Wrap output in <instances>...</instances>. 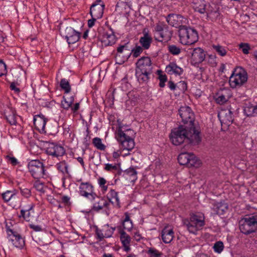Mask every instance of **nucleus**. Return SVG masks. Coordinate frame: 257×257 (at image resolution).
Here are the masks:
<instances>
[{
    "instance_id": "f257e3e1",
    "label": "nucleus",
    "mask_w": 257,
    "mask_h": 257,
    "mask_svg": "<svg viewBox=\"0 0 257 257\" xmlns=\"http://www.w3.org/2000/svg\"><path fill=\"white\" fill-rule=\"evenodd\" d=\"M170 139L175 146L181 144L186 139L194 145L199 144L201 141L200 132L198 130L190 129L187 125H182L171 132Z\"/></svg>"
},
{
    "instance_id": "f03ea898",
    "label": "nucleus",
    "mask_w": 257,
    "mask_h": 257,
    "mask_svg": "<svg viewBox=\"0 0 257 257\" xmlns=\"http://www.w3.org/2000/svg\"><path fill=\"white\" fill-rule=\"evenodd\" d=\"M127 127V126H125L121 122H119L116 138L121 145L123 150L130 151L134 148L135 146L134 141L135 133L133 130Z\"/></svg>"
},
{
    "instance_id": "7ed1b4c3",
    "label": "nucleus",
    "mask_w": 257,
    "mask_h": 257,
    "mask_svg": "<svg viewBox=\"0 0 257 257\" xmlns=\"http://www.w3.org/2000/svg\"><path fill=\"white\" fill-rule=\"evenodd\" d=\"M153 66L149 57H142L136 63V76L140 83H147L152 73Z\"/></svg>"
},
{
    "instance_id": "20e7f679",
    "label": "nucleus",
    "mask_w": 257,
    "mask_h": 257,
    "mask_svg": "<svg viewBox=\"0 0 257 257\" xmlns=\"http://www.w3.org/2000/svg\"><path fill=\"white\" fill-rule=\"evenodd\" d=\"M143 49H144L142 46L138 45L131 49L128 47V43H125L117 49V53L115 57L116 63L119 64L123 63L128 60L131 55L133 57L137 58L143 52Z\"/></svg>"
},
{
    "instance_id": "39448f33",
    "label": "nucleus",
    "mask_w": 257,
    "mask_h": 257,
    "mask_svg": "<svg viewBox=\"0 0 257 257\" xmlns=\"http://www.w3.org/2000/svg\"><path fill=\"white\" fill-rule=\"evenodd\" d=\"M248 75L243 67L236 66L229 77V83L232 88H239L247 81Z\"/></svg>"
},
{
    "instance_id": "423d86ee",
    "label": "nucleus",
    "mask_w": 257,
    "mask_h": 257,
    "mask_svg": "<svg viewBox=\"0 0 257 257\" xmlns=\"http://www.w3.org/2000/svg\"><path fill=\"white\" fill-rule=\"evenodd\" d=\"M178 33L180 41L183 45H191L198 40L197 31L190 27L181 26Z\"/></svg>"
},
{
    "instance_id": "0eeeda50",
    "label": "nucleus",
    "mask_w": 257,
    "mask_h": 257,
    "mask_svg": "<svg viewBox=\"0 0 257 257\" xmlns=\"http://www.w3.org/2000/svg\"><path fill=\"white\" fill-rule=\"evenodd\" d=\"M205 225L204 218L197 215H191L189 219L183 220V226L190 233L196 234Z\"/></svg>"
},
{
    "instance_id": "6e6552de",
    "label": "nucleus",
    "mask_w": 257,
    "mask_h": 257,
    "mask_svg": "<svg viewBox=\"0 0 257 257\" xmlns=\"http://www.w3.org/2000/svg\"><path fill=\"white\" fill-rule=\"evenodd\" d=\"M179 113L184 123L183 125H187L189 128L197 130L194 123V114L191 108L187 106H182L179 110Z\"/></svg>"
},
{
    "instance_id": "1a4fd4ad",
    "label": "nucleus",
    "mask_w": 257,
    "mask_h": 257,
    "mask_svg": "<svg viewBox=\"0 0 257 257\" xmlns=\"http://www.w3.org/2000/svg\"><path fill=\"white\" fill-rule=\"evenodd\" d=\"M239 229L244 234H249L257 230V220L254 217L242 219L239 221Z\"/></svg>"
},
{
    "instance_id": "9d476101",
    "label": "nucleus",
    "mask_w": 257,
    "mask_h": 257,
    "mask_svg": "<svg viewBox=\"0 0 257 257\" xmlns=\"http://www.w3.org/2000/svg\"><path fill=\"white\" fill-rule=\"evenodd\" d=\"M29 171L35 179H39L45 175L44 166L41 162L37 160L30 161L28 164Z\"/></svg>"
},
{
    "instance_id": "9b49d317",
    "label": "nucleus",
    "mask_w": 257,
    "mask_h": 257,
    "mask_svg": "<svg viewBox=\"0 0 257 257\" xmlns=\"http://www.w3.org/2000/svg\"><path fill=\"white\" fill-rule=\"evenodd\" d=\"M98 39L104 46L111 45L115 42V36L111 29L100 27L98 29Z\"/></svg>"
},
{
    "instance_id": "f8f14e48",
    "label": "nucleus",
    "mask_w": 257,
    "mask_h": 257,
    "mask_svg": "<svg viewBox=\"0 0 257 257\" xmlns=\"http://www.w3.org/2000/svg\"><path fill=\"white\" fill-rule=\"evenodd\" d=\"M79 193L91 201L95 200L96 194L94 192V187L89 182H81L79 187Z\"/></svg>"
},
{
    "instance_id": "ddd939ff",
    "label": "nucleus",
    "mask_w": 257,
    "mask_h": 257,
    "mask_svg": "<svg viewBox=\"0 0 257 257\" xmlns=\"http://www.w3.org/2000/svg\"><path fill=\"white\" fill-rule=\"evenodd\" d=\"M80 32L70 27H67L63 33V35L69 45L78 42L80 39Z\"/></svg>"
},
{
    "instance_id": "4468645a",
    "label": "nucleus",
    "mask_w": 257,
    "mask_h": 257,
    "mask_svg": "<svg viewBox=\"0 0 257 257\" xmlns=\"http://www.w3.org/2000/svg\"><path fill=\"white\" fill-rule=\"evenodd\" d=\"M105 5L101 0H96L91 6L90 14L92 18L99 19L102 17Z\"/></svg>"
},
{
    "instance_id": "2eb2a0df",
    "label": "nucleus",
    "mask_w": 257,
    "mask_h": 257,
    "mask_svg": "<svg viewBox=\"0 0 257 257\" xmlns=\"http://www.w3.org/2000/svg\"><path fill=\"white\" fill-rule=\"evenodd\" d=\"M166 20L168 24L176 28H179L181 26H184L183 24L185 22V19L181 15L175 14H170L166 17Z\"/></svg>"
},
{
    "instance_id": "dca6fc26",
    "label": "nucleus",
    "mask_w": 257,
    "mask_h": 257,
    "mask_svg": "<svg viewBox=\"0 0 257 257\" xmlns=\"http://www.w3.org/2000/svg\"><path fill=\"white\" fill-rule=\"evenodd\" d=\"M46 152L49 155L58 158L64 155L65 151L63 147L52 143L47 148Z\"/></svg>"
},
{
    "instance_id": "f3484780",
    "label": "nucleus",
    "mask_w": 257,
    "mask_h": 257,
    "mask_svg": "<svg viewBox=\"0 0 257 257\" xmlns=\"http://www.w3.org/2000/svg\"><path fill=\"white\" fill-rule=\"evenodd\" d=\"M34 124L36 128L40 133L45 134V125L47 122V119L42 114L35 115L34 117Z\"/></svg>"
},
{
    "instance_id": "a211bd4d",
    "label": "nucleus",
    "mask_w": 257,
    "mask_h": 257,
    "mask_svg": "<svg viewBox=\"0 0 257 257\" xmlns=\"http://www.w3.org/2000/svg\"><path fill=\"white\" fill-rule=\"evenodd\" d=\"M218 117L221 123H224L227 125H229L233 120V113L229 109L221 110L218 113Z\"/></svg>"
},
{
    "instance_id": "6ab92c4d",
    "label": "nucleus",
    "mask_w": 257,
    "mask_h": 257,
    "mask_svg": "<svg viewBox=\"0 0 257 257\" xmlns=\"http://www.w3.org/2000/svg\"><path fill=\"white\" fill-rule=\"evenodd\" d=\"M205 58V52L201 48L197 47L192 50L191 52V59L194 63H201L204 60Z\"/></svg>"
},
{
    "instance_id": "aec40b11",
    "label": "nucleus",
    "mask_w": 257,
    "mask_h": 257,
    "mask_svg": "<svg viewBox=\"0 0 257 257\" xmlns=\"http://www.w3.org/2000/svg\"><path fill=\"white\" fill-rule=\"evenodd\" d=\"M205 14L207 18L212 21H215L219 18L220 14L219 11V8L214 4L208 6Z\"/></svg>"
},
{
    "instance_id": "412c9836",
    "label": "nucleus",
    "mask_w": 257,
    "mask_h": 257,
    "mask_svg": "<svg viewBox=\"0 0 257 257\" xmlns=\"http://www.w3.org/2000/svg\"><path fill=\"white\" fill-rule=\"evenodd\" d=\"M9 240H10L13 244L19 248H22L25 245V241L22 237L21 235L17 232H15V233L9 235L8 236Z\"/></svg>"
},
{
    "instance_id": "4be33fe9",
    "label": "nucleus",
    "mask_w": 257,
    "mask_h": 257,
    "mask_svg": "<svg viewBox=\"0 0 257 257\" xmlns=\"http://www.w3.org/2000/svg\"><path fill=\"white\" fill-rule=\"evenodd\" d=\"M192 3L194 10L202 14H205L208 6L210 5L204 0H193Z\"/></svg>"
},
{
    "instance_id": "5701e85b",
    "label": "nucleus",
    "mask_w": 257,
    "mask_h": 257,
    "mask_svg": "<svg viewBox=\"0 0 257 257\" xmlns=\"http://www.w3.org/2000/svg\"><path fill=\"white\" fill-rule=\"evenodd\" d=\"M165 71L170 75L175 74L180 76L183 73L184 70L178 66L176 63L171 62L166 67Z\"/></svg>"
},
{
    "instance_id": "b1692460",
    "label": "nucleus",
    "mask_w": 257,
    "mask_h": 257,
    "mask_svg": "<svg viewBox=\"0 0 257 257\" xmlns=\"http://www.w3.org/2000/svg\"><path fill=\"white\" fill-rule=\"evenodd\" d=\"M96 202L93 204L92 207V210L98 212L103 208H107L109 205V202L103 198H100L96 195V198H95Z\"/></svg>"
},
{
    "instance_id": "393cba45",
    "label": "nucleus",
    "mask_w": 257,
    "mask_h": 257,
    "mask_svg": "<svg viewBox=\"0 0 257 257\" xmlns=\"http://www.w3.org/2000/svg\"><path fill=\"white\" fill-rule=\"evenodd\" d=\"M6 119L11 125H16L17 123V116L15 110L12 107H7L4 111Z\"/></svg>"
},
{
    "instance_id": "a878e982",
    "label": "nucleus",
    "mask_w": 257,
    "mask_h": 257,
    "mask_svg": "<svg viewBox=\"0 0 257 257\" xmlns=\"http://www.w3.org/2000/svg\"><path fill=\"white\" fill-rule=\"evenodd\" d=\"M34 206V204L31 203L27 206L23 207L21 210L19 217H23L27 221H30L32 217L31 211L34 212L33 211Z\"/></svg>"
},
{
    "instance_id": "bb28decb",
    "label": "nucleus",
    "mask_w": 257,
    "mask_h": 257,
    "mask_svg": "<svg viewBox=\"0 0 257 257\" xmlns=\"http://www.w3.org/2000/svg\"><path fill=\"white\" fill-rule=\"evenodd\" d=\"M174 231L172 228L166 226L162 231V239L165 243H170L173 239Z\"/></svg>"
},
{
    "instance_id": "cd10ccee",
    "label": "nucleus",
    "mask_w": 257,
    "mask_h": 257,
    "mask_svg": "<svg viewBox=\"0 0 257 257\" xmlns=\"http://www.w3.org/2000/svg\"><path fill=\"white\" fill-rule=\"evenodd\" d=\"M228 205L225 202H217L213 204L212 210L217 215H223L227 210Z\"/></svg>"
},
{
    "instance_id": "c85d7f7f",
    "label": "nucleus",
    "mask_w": 257,
    "mask_h": 257,
    "mask_svg": "<svg viewBox=\"0 0 257 257\" xmlns=\"http://www.w3.org/2000/svg\"><path fill=\"white\" fill-rule=\"evenodd\" d=\"M243 111L247 116H254L257 115V105H253L250 102L245 103L244 106Z\"/></svg>"
},
{
    "instance_id": "c756f323",
    "label": "nucleus",
    "mask_w": 257,
    "mask_h": 257,
    "mask_svg": "<svg viewBox=\"0 0 257 257\" xmlns=\"http://www.w3.org/2000/svg\"><path fill=\"white\" fill-rule=\"evenodd\" d=\"M139 42L144 49L147 50L150 47L152 38L148 33H145L144 36L140 38Z\"/></svg>"
},
{
    "instance_id": "7c9ffc66",
    "label": "nucleus",
    "mask_w": 257,
    "mask_h": 257,
    "mask_svg": "<svg viewBox=\"0 0 257 257\" xmlns=\"http://www.w3.org/2000/svg\"><path fill=\"white\" fill-rule=\"evenodd\" d=\"M107 198L109 200V203L110 202L120 207V201L118 196V193L114 190L111 189L107 194Z\"/></svg>"
},
{
    "instance_id": "2f4dec72",
    "label": "nucleus",
    "mask_w": 257,
    "mask_h": 257,
    "mask_svg": "<svg viewBox=\"0 0 257 257\" xmlns=\"http://www.w3.org/2000/svg\"><path fill=\"white\" fill-rule=\"evenodd\" d=\"M166 32L164 30L161 31L160 32L157 33V35L158 36V38L157 39L159 41L163 42V41H168L170 40L172 37V32L169 31V28L166 29Z\"/></svg>"
},
{
    "instance_id": "473e14b6",
    "label": "nucleus",
    "mask_w": 257,
    "mask_h": 257,
    "mask_svg": "<svg viewBox=\"0 0 257 257\" xmlns=\"http://www.w3.org/2000/svg\"><path fill=\"white\" fill-rule=\"evenodd\" d=\"M191 154L186 152L181 153L178 157L179 163L181 165H187L189 163Z\"/></svg>"
},
{
    "instance_id": "72a5a7b5",
    "label": "nucleus",
    "mask_w": 257,
    "mask_h": 257,
    "mask_svg": "<svg viewBox=\"0 0 257 257\" xmlns=\"http://www.w3.org/2000/svg\"><path fill=\"white\" fill-rule=\"evenodd\" d=\"M122 226L124 229L128 231L133 228V223L127 212L125 213V218L122 221Z\"/></svg>"
},
{
    "instance_id": "f704fd0d",
    "label": "nucleus",
    "mask_w": 257,
    "mask_h": 257,
    "mask_svg": "<svg viewBox=\"0 0 257 257\" xmlns=\"http://www.w3.org/2000/svg\"><path fill=\"white\" fill-rule=\"evenodd\" d=\"M74 101V98L73 96L67 98L63 96V99L61 101V106L64 109H68L71 106Z\"/></svg>"
},
{
    "instance_id": "c9c22d12",
    "label": "nucleus",
    "mask_w": 257,
    "mask_h": 257,
    "mask_svg": "<svg viewBox=\"0 0 257 257\" xmlns=\"http://www.w3.org/2000/svg\"><path fill=\"white\" fill-rule=\"evenodd\" d=\"M120 239L122 245L130 244L131 242V237L124 231H120Z\"/></svg>"
},
{
    "instance_id": "e433bc0d",
    "label": "nucleus",
    "mask_w": 257,
    "mask_h": 257,
    "mask_svg": "<svg viewBox=\"0 0 257 257\" xmlns=\"http://www.w3.org/2000/svg\"><path fill=\"white\" fill-rule=\"evenodd\" d=\"M213 50L220 56H224L226 55L227 50L224 47L220 45H213L212 46Z\"/></svg>"
},
{
    "instance_id": "4c0bfd02",
    "label": "nucleus",
    "mask_w": 257,
    "mask_h": 257,
    "mask_svg": "<svg viewBox=\"0 0 257 257\" xmlns=\"http://www.w3.org/2000/svg\"><path fill=\"white\" fill-rule=\"evenodd\" d=\"M60 86L62 89L65 91V93H68L71 90V86L69 82L67 79L65 78H63L61 80Z\"/></svg>"
},
{
    "instance_id": "58836bf2",
    "label": "nucleus",
    "mask_w": 257,
    "mask_h": 257,
    "mask_svg": "<svg viewBox=\"0 0 257 257\" xmlns=\"http://www.w3.org/2000/svg\"><path fill=\"white\" fill-rule=\"evenodd\" d=\"M57 168L58 170L61 171L63 174H69L68 170V165L65 161H62L57 164Z\"/></svg>"
},
{
    "instance_id": "ea45409f",
    "label": "nucleus",
    "mask_w": 257,
    "mask_h": 257,
    "mask_svg": "<svg viewBox=\"0 0 257 257\" xmlns=\"http://www.w3.org/2000/svg\"><path fill=\"white\" fill-rule=\"evenodd\" d=\"M92 143L98 150L103 151L105 149V146L102 143L101 140L99 138H94L92 140Z\"/></svg>"
},
{
    "instance_id": "a19ab883",
    "label": "nucleus",
    "mask_w": 257,
    "mask_h": 257,
    "mask_svg": "<svg viewBox=\"0 0 257 257\" xmlns=\"http://www.w3.org/2000/svg\"><path fill=\"white\" fill-rule=\"evenodd\" d=\"M16 193L12 191L8 190L2 194L4 200L7 202L9 201L12 198L16 196Z\"/></svg>"
},
{
    "instance_id": "79ce46f5",
    "label": "nucleus",
    "mask_w": 257,
    "mask_h": 257,
    "mask_svg": "<svg viewBox=\"0 0 257 257\" xmlns=\"http://www.w3.org/2000/svg\"><path fill=\"white\" fill-rule=\"evenodd\" d=\"M169 28L168 26L163 22H159L156 24L154 28V31L156 33L160 32L161 31H166V29Z\"/></svg>"
},
{
    "instance_id": "37998d69",
    "label": "nucleus",
    "mask_w": 257,
    "mask_h": 257,
    "mask_svg": "<svg viewBox=\"0 0 257 257\" xmlns=\"http://www.w3.org/2000/svg\"><path fill=\"white\" fill-rule=\"evenodd\" d=\"M200 163V160H198L193 154H191L189 163H188L187 165L188 166L198 167Z\"/></svg>"
},
{
    "instance_id": "c03bdc74",
    "label": "nucleus",
    "mask_w": 257,
    "mask_h": 257,
    "mask_svg": "<svg viewBox=\"0 0 257 257\" xmlns=\"http://www.w3.org/2000/svg\"><path fill=\"white\" fill-rule=\"evenodd\" d=\"M124 172L126 175L132 177L133 181L137 179V172L134 168L130 167V168L126 169Z\"/></svg>"
},
{
    "instance_id": "a18cd8bd",
    "label": "nucleus",
    "mask_w": 257,
    "mask_h": 257,
    "mask_svg": "<svg viewBox=\"0 0 257 257\" xmlns=\"http://www.w3.org/2000/svg\"><path fill=\"white\" fill-rule=\"evenodd\" d=\"M148 254L150 257H162L163 253L154 248H150L148 250Z\"/></svg>"
},
{
    "instance_id": "49530a36",
    "label": "nucleus",
    "mask_w": 257,
    "mask_h": 257,
    "mask_svg": "<svg viewBox=\"0 0 257 257\" xmlns=\"http://www.w3.org/2000/svg\"><path fill=\"white\" fill-rule=\"evenodd\" d=\"M168 50L171 54L174 55H179L181 53L180 48L175 45H169Z\"/></svg>"
},
{
    "instance_id": "de8ad7c7",
    "label": "nucleus",
    "mask_w": 257,
    "mask_h": 257,
    "mask_svg": "<svg viewBox=\"0 0 257 257\" xmlns=\"http://www.w3.org/2000/svg\"><path fill=\"white\" fill-rule=\"evenodd\" d=\"M224 248V245L222 241H217L213 246V249L215 252L217 253H221Z\"/></svg>"
},
{
    "instance_id": "09e8293b",
    "label": "nucleus",
    "mask_w": 257,
    "mask_h": 257,
    "mask_svg": "<svg viewBox=\"0 0 257 257\" xmlns=\"http://www.w3.org/2000/svg\"><path fill=\"white\" fill-rule=\"evenodd\" d=\"M239 49L242 51L243 54H248L250 49L249 45L248 43H241L239 46Z\"/></svg>"
},
{
    "instance_id": "8fccbe9b",
    "label": "nucleus",
    "mask_w": 257,
    "mask_h": 257,
    "mask_svg": "<svg viewBox=\"0 0 257 257\" xmlns=\"http://www.w3.org/2000/svg\"><path fill=\"white\" fill-rule=\"evenodd\" d=\"M228 97L223 94L218 93L216 98V101L220 104H223L228 100Z\"/></svg>"
},
{
    "instance_id": "3c124183",
    "label": "nucleus",
    "mask_w": 257,
    "mask_h": 257,
    "mask_svg": "<svg viewBox=\"0 0 257 257\" xmlns=\"http://www.w3.org/2000/svg\"><path fill=\"white\" fill-rule=\"evenodd\" d=\"M34 187L36 189L40 192H44V183L41 182L39 180H36L34 184Z\"/></svg>"
},
{
    "instance_id": "603ef678",
    "label": "nucleus",
    "mask_w": 257,
    "mask_h": 257,
    "mask_svg": "<svg viewBox=\"0 0 257 257\" xmlns=\"http://www.w3.org/2000/svg\"><path fill=\"white\" fill-rule=\"evenodd\" d=\"M20 189L21 190V194L26 198H29L31 196V190L26 188H22L20 187Z\"/></svg>"
},
{
    "instance_id": "864d4df0",
    "label": "nucleus",
    "mask_w": 257,
    "mask_h": 257,
    "mask_svg": "<svg viewBox=\"0 0 257 257\" xmlns=\"http://www.w3.org/2000/svg\"><path fill=\"white\" fill-rule=\"evenodd\" d=\"M7 73L6 65L2 60H0V77Z\"/></svg>"
},
{
    "instance_id": "5fc2aeb1",
    "label": "nucleus",
    "mask_w": 257,
    "mask_h": 257,
    "mask_svg": "<svg viewBox=\"0 0 257 257\" xmlns=\"http://www.w3.org/2000/svg\"><path fill=\"white\" fill-rule=\"evenodd\" d=\"M12 226V224L11 222H10V224H9L8 223H6V232L7 233L8 236H9V235H12L13 233H15L16 231H14L13 229L11 228V226Z\"/></svg>"
},
{
    "instance_id": "6e6d98bb",
    "label": "nucleus",
    "mask_w": 257,
    "mask_h": 257,
    "mask_svg": "<svg viewBox=\"0 0 257 257\" xmlns=\"http://www.w3.org/2000/svg\"><path fill=\"white\" fill-rule=\"evenodd\" d=\"M117 167L116 165H113L110 164H105V166L104 168L105 170L107 171H112V170H116Z\"/></svg>"
},
{
    "instance_id": "4d7b16f0",
    "label": "nucleus",
    "mask_w": 257,
    "mask_h": 257,
    "mask_svg": "<svg viewBox=\"0 0 257 257\" xmlns=\"http://www.w3.org/2000/svg\"><path fill=\"white\" fill-rule=\"evenodd\" d=\"M157 73L159 75V79L160 81L166 82L167 80V77L165 74H162V71L159 70L157 71Z\"/></svg>"
},
{
    "instance_id": "13d9d810",
    "label": "nucleus",
    "mask_w": 257,
    "mask_h": 257,
    "mask_svg": "<svg viewBox=\"0 0 257 257\" xmlns=\"http://www.w3.org/2000/svg\"><path fill=\"white\" fill-rule=\"evenodd\" d=\"M6 157L8 160L13 165L15 166L18 164V160L16 158L14 157H11L10 156H7Z\"/></svg>"
},
{
    "instance_id": "bf43d9fd",
    "label": "nucleus",
    "mask_w": 257,
    "mask_h": 257,
    "mask_svg": "<svg viewBox=\"0 0 257 257\" xmlns=\"http://www.w3.org/2000/svg\"><path fill=\"white\" fill-rule=\"evenodd\" d=\"M130 3V0H119L117 3V6H120L125 7V6H128Z\"/></svg>"
},
{
    "instance_id": "052dcab7",
    "label": "nucleus",
    "mask_w": 257,
    "mask_h": 257,
    "mask_svg": "<svg viewBox=\"0 0 257 257\" xmlns=\"http://www.w3.org/2000/svg\"><path fill=\"white\" fill-rule=\"evenodd\" d=\"M29 227L35 231H41L42 230L41 226L38 225L30 224Z\"/></svg>"
},
{
    "instance_id": "680f3d73",
    "label": "nucleus",
    "mask_w": 257,
    "mask_h": 257,
    "mask_svg": "<svg viewBox=\"0 0 257 257\" xmlns=\"http://www.w3.org/2000/svg\"><path fill=\"white\" fill-rule=\"evenodd\" d=\"M61 201L65 205H68L70 204V197L67 196H63L61 197Z\"/></svg>"
},
{
    "instance_id": "e2e57ef3",
    "label": "nucleus",
    "mask_w": 257,
    "mask_h": 257,
    "mask_svg": "<svg viewBox=\"0 0 257 257\" xmlns=\"http://www.w3.org/2000/svg\"><path fill=\"white\" fill-rule=\"evenodd\" d=\"M96 234H97V237L100 240H101L104 237H108L107 236V234H105V235H103L101 230H97Z\"/></svg>"
},
{
    "instance_id": "0e129e2a",
    "label": "nucleus",
    "mask_w": 257,
    "mask_h": 257,
    "mask_svg": "<svg viewBox=\"0 0 257 257\" xmlns=\"http://www.w3.org/2000/svg\"><path fill=\"white\" fill-rule=\"evenodd\" d=\"M51 203L53 204L54 206L58 207L59 208H62V206L60 204V201H58L55 200V199H52L51 201Z\"/></svg>"
},
{
    "instance_id": "69168bd1",
    "label": "nucleus",
    "mask_w": 257,
    "mask_h": 257,
    "mask_svg": "<svg viewBox=\"0 0 257 257\" xmlns=\"http://www.w3.org/2000/svg\"><path fill=\"white\" fill-rule=\"evenodd\" d=\"M168 87L171 90H175L177 86L172 81H169L168 83Z\"/></svg>"
},
{
    "instance_id": "338daca9",
    "label": "nucleus",
    "mask_w": 257,
    "mask_h": 257,
    "mask_svg": "<svg viewBox=\"0 0 257 257\" xmlns=\"http://www.w3.org/2000/svg\"><path fill=\"white\" fill-rule=\"evenodd\" d=\"M98 184L100 187L105 185L106 183L105 179L102 177H100L98 180Z\"/></svg>"
},
{
    "instance_id": "774afa93",
    "label": "nucleus",
    "mask_w": 257,
    "mask_h": 257,
    "mask_svg": "<svg viewBox=\"0 0 257 257\" xmlns=\"http://www.w3.org/2000/svg\"><path fill=\"white\" fill-rule=\"evenodd\" d=\"M98 19L97 18H92L91 19L89 20L88 21V26L89 27H92L94 26V23L96 21V20Z\"/></svg>"
}]
</instances>
